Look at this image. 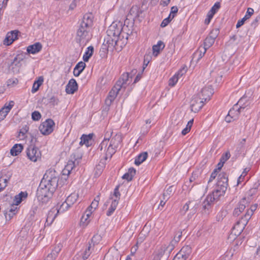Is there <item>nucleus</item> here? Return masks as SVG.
<instances>
[{
    "label": "nucleus",
    "mask_w": 260,
    "mask_h": 260,
    "mask_svg": "<svg viewBox=\"0 0 260 260\" xmlns=\"http://www.w3.org/2000/svg\"><path fill=\"white\" fill-rule=\"evenodd\" d=\"M126 21L124 22V24L123 26H122V24L121 23H120L121 25V28H122V30H121V34L120 36L121 38H122V36H124V38H126V41H127L128 36L132 34L133 32V23L131 24V25L130 26L131 28H129V26L128 25L125 24Z\"/></svg>",
    "instance_id": "dca6fc26"
},
{
    "label": "nucleus",
    "mask_w": 260,
    "mask_h": 260,
    "mask_svg": "<svg viewBox=\"0 0 260 260\" xmlns=\"http://www.w3.org/2000/svg\"><path fill=\"white\" fill-rule=\"evenodd\" d=\"M56 210L57 208H53L48 212L46 220L45 225L49 226L52 224L58 213H57Z\"/></svg>",
    "instance_id": "f3484780"
},
{
    "label": "nucleus",
    "mask_w": 260,
    "mask_h": 260,
    "mask_svg": "<svg viewBox=\"0 0 260 260\" xmlns=\"http://www.w3.org/2000/svg\"><path fill=\"white\" fill-rule=\"evenodd\" d=\"M120 185H117L116 188H115L114 189V194L113 195L116 197V199L117 200V199H119L120 198V193L119 191V187Z\"/></svg>",
    "instance_id": "052dcab7"
},
{
    "label": "nucleus",
    "mask_w": 260,
    "mask_h": 260,
    "mask_svg": "<svg viewBox=\"0 0 260 260\" xmlns=\"http://www.w3.org/2000/svg\"><path fill=\"white\" fill-rule=\"evenodd\" d=\"M213 93V89L211 86H209L202 88L197 95L205 102H206L210 100V96L212 95Z\"/></svg>",
    "instance_id": "f8f14e48"
},
{
    "label": "nucleus",
    "mask_w": 260,
    "mask_h": 260,
    "mask_svg": "<svg viewBox=\"0 0 260 260\" xmlns=\"http://www.w3.org/2000/svg\"><path fill=\"white\" fill-rule=\"evenodd\" d=\"M217 169H214V171L212 172L208 181V184L216 178V177L217 176Z\"/></svg>",
    "instance_id": "4d7b16f0"
},
{
    "label": "nucleus",
    "mask_w": 260,
    "mask_h": 260,
    "mask_svg": "<svg viewBox=\"0 0 260 260\" xmlns=\"http://www.w3.org/2000/svg\"><path fill=\"white\" fill-rule=\"evenodd\" d=\"M148 157V153L147 152H144L140 153L138 155L135 159V164L139 166L143 162H144Z\"/></svg>",
    "instance_id": "cd10ccee"
},
{
    "label": "nucleus",
    "mask_w": 260,
    "mask_h": 260,
    "mask_svg": "<svg viewBox=\"0 0 260 260\" xmlns=\"http://www.w3.org/2000/svg\"><path fill=\"white\" fill-rule=\"evenodd\" d=\"M42 48V45L40 42H37L29 45L27 48V51L29 54H36L40 52Z\"/></svg>",
    "instance_id": "a211bd4d"
},
{
    "label": "nucleus",
    "mask_w": 260,
    "mask_h": 260,
    "mask_svg": "<svg viewBox=\"0 0 260 260\" xmlns=\"http://www.w3.org/2000/svg\"><path fill=\"white\" fill-rule=\"evenodd\" d=\"M86 67V64L83 61H80L75 66L73 74L76 77H78Z\"/></svg>",
    "instance_id": "4be33fe9"
},
{
    "label": "nucleus",
    "mask_w": 260,
    "mask_h": 260,
    "mask_svg": "<svg viewBox=\"0 0 260 260\" xmlns=\"http://www.w3.org/2000/svg\"><path fill=\"white\" fill-rule=\"evenodd\" d=\"M214 42L215 40L214 39L208 36L204 41V47L208 49L214 44Z\"/></svg>",
    "instance_id": "58836bf2"
},
{
    "label": "nucleus",
    "mask_w": 260,
    "mask_h": 260,
    "mask_svg": "<svg viewBox=\"0 0 260 260\" xmlns=\"http://www.w3.org/2000/svg\"><path fill=\"white\" fill-rule=\"evenodd\" d=\"M219 30L218 29L216 28V29H212L211 31L209 37H211L212 39H213L215 40V39L218 36V35L219 34Z\"/></svg>",
    "instance_id": "8fccbe9b"
},
{
    "label": "nucleus",
    "mask_w": 260,
    "mask_h": 260,
    "mask_svg": "<svg viewBox=\"0 0 260 260\" xmlns=\"http://www.w3.org/2000/svg\"><path fill=\"white\" fill-rule=\"evenodd\" d=\"M55 125L54 121L51 119H48L40 124L39 130L44 135H48L53 131Z\"/></svg>",
    "instance_id": "0eeeda50"
},
{
    "label": "nucleus",
    "mask_w": 260,
    "mask_h": 260,
    "mask_svg": "<svg viewBox=\"0 0 260 260\" xmlns=\"http://www.w3.org/2000/svg\"><path fill=\"white\" fill-rule=\"evenodd\" d=\"M14 105V102L13 101L9 102L8 104L6 103L2 109L5 111L7 114L10 112L11 109Z\"/></svg>",
    "instance_id": "a19ab883"
},
{
    "label": "nucleus",
    "mask_w": 260,
    "mask_h": 260,
    "mask_svg": "<svg viewBox=\"0 0 260 260\" xmlns=\"http://www.w3.org/2000/svg\"><path fill=\"white\" fill-rule=\"evenodd\" d=\"M56 257L55 255L51 252L48 254L45 260H54Z\"/></svg>",
    "instance_id": "774afa93"
},
{
    "label": "nucleus",
    "mask_w": 260,
    "mask_h": 260,
    "mask_svg": "<svg viewBox=\"0 0 260 260\" xmlns=\"http://www.w3.org/2000/svg\"><path fill=\"white\" fill-rule=\"evenodd\" d=\"M37 142V138H32L31 140V145L29 146L27 149L26 154L28 158L32 161L36 162L39 158L41 157V152L34 145V144Z\"/></svg>",
    "instance_id": "423d86ee"
},
{
    "label": "nucleus",
    "mask_w": 260,
    "mask_h": 260,
    "mask_svg": "<svg viewBox=\"0 0 260 260\" xmlns=\"http://www.w3.org/2000/svg\"><path fill=\"white\" fill-rule=\"evenodd\" d=\"M207 49L204 46H200L194 53V57H198V60L201 59L205 54Z\"/></svg>",
    "instance_id": "473e14b6"
},
{
    "label": "nucleus",
    "mask_w": 260,
    "mask_h": 260,
    "mask_svg": "<svg viewBox=\"0 0 260 260\" xmlns=\"http://www.w3.org/2000/svg\"><path fill=\"white\" fill-rule=\"evenodd\" d=\"M93 15L91 13L86 14L83 16L82 21L77 30L76 41L79 44L87 42L89 39L90 28L92 25Z\"/></svg>",
    "instance_id": "20e7f679"
},
{
    "label": "nucleus",
    "mask_w": 260,
    "mask_h": 260,
    "mask_svg": "<svg viewBox=\"0 0 260 260\" xmlns=\"http://www.w3.org/2000/svg\"><path fill=\"white\" fill-rule=\"evenodd\" d=\"M245 203H246L245 199H242V200H241L240 202V203L238 205V207L237 208H235L234 211V212H233L234 215L238 216L240 213H241L243 211H244V210L245 209V208L246 207Z\"/></svg>",
    "instance_id": "5701e85b"
},
{
    "label": "nucleus",
    "mask_w": 260,
    "mask_h": 260,
    "mask_svg": "<svg viewBox=\"0 0 260 260\" xmlns=\"http://www.w3.org/2000/svg\"><path fill=\"white\" fill-rule=\"evenodd\" d=\"M191 248L189 246H183L180 251L178 252L180 254L183 255L185 258H188L191 253Z\"/></svg>",
    "instance_id": "c756f323"
},
{
    "label": "nucleus",
    "mask_w": 260,
    "mask_h": 260,
    "mask_svg": "<svg viewBox=\"0 0 260 260\" xmlns=\"http://www.w3.org/2000/svg\"><path fill=\"white\" fill-rule=\"evenodd\" d=\"M260 20V15L257 16L255 19L251 22V26L255 28L257 26V23Z\"/></svg>",
    "instance_id": "bf43d9fd"
},
{
    "label": "nucleus",
    "mask_w": 260,
    "mask_h": 260,
    "mask_svg": "<svg viewBox=\"0 0 260 260\" xmlns=\"http://www.w3.org/2000/svg\"><path fill=\"white\" fill-rule=\"evenodd\" d=\"M122 138L120 134H116L112 138L110 144L114 147L118 148L120 145Z\"/></svg>",
    "instance_id": "aec40b11"
},
{
    "label": "nucleus",
    "mask_w": 260,
    "mask_h": 260,
    "mask_svg": "<svg viewBox=\"0 0 260 260\" xmlns=\"http://www.w3.org/2000/svg\"><path fill=\"white\" fill-rule=\"evenodd\" d=\"M99 205V200H96V199H94V200L92 202L91 204H90V206L88 207V213H87L86 215V218H85L84 221H83V219L84 218V216H82L81 219V221L84 222L86 220H87V218L89 216V214L92 212V210H95Z\"/></svg>",
    "instance_id": "412c9836"
},
{
    "label": "nucleus",
    "mask_w": 260,
    "mask_h": 260,
    "mask_svg": "<svg viewBox=\"0 0 260 260\" xmlns=\"http://www.w3.org/2000/svg\"><path fill=\"white\" fill-rule=\"evenodd\" d=\"M220 4L219 2L216 3L214 6L211 8V10L209 12V13L214 15L217 10L220 8Z\"/></svg>",
    "instance_id": "c03bdc74"
},
{
    "label": "nucleus",
    "mask_w": 260,
    "mask_h": 260,
    "mask_svg": "<svg viewBox=\"0 0 260 260\" xmlns=\"http://www.w3.org/2000/svg\"><path fill=\"white\" fill-rule=\"evenodd\" d=\"M91 245L90 244H89L87 248H86L85 251L82 253V258L84 260L87 259V258L90 255V254L91 253Z\"/></svg>",
    "instance_id": "79ce46f5"
},
{
    "label": "nucleus",
    "mask_w": 260,
    "mask_h": 260,
    "mask_svg": "<svg viewBox=\"0 0 260 260\" xmlns=\"http://www.w3.org/2000/svg\"><path fill=\"white\" fill-rule=\"evenodd\" d=\"M94 51V48L92 46H89L87 48L86 51L85 52L83 56V59L84 61L87 62L89 58L91 57V56L93 55Z\"/></svg>",
    "instance_id": "c85d7f7f"
},
{
    "label": "nucleus",
    "mask_w": 260,
    "mask_h": 260,
    "mask_svg": "<svg viewBox=\"0 0 260 260\" xmlns=\"http://www.w3.org/2000/svg\"><path fill=\"white\" fill-rule=\"evenodd\" d=\"M23 60V58L20 55H16L13 61L9 64V69L14 74H17L19 73L20 70L22 66L21 62Z\"/></svg>",
    "instance_id": "1a4fd4ad"
},
{
    "label": "nucleus",
    "mask_w": 260,
    "mask_h": 260,
    "mask_svg": "<svg viewBox=\"0 0 260 260\" xmlns=\"http://www.w3.org/2000/svg\"><path fill=\"white\" fill-rule=\"evenodd\" d=\"M136 170L134 168H131L128 169V172L124 174L122 177V179H125L128 181L132 180L133 177L135 175Z\"/></svg>",
    "instance_id": "bb28decb"
},
{
    "label": "nucleus",
    "mask_w": 260,
    "mask_h": 260,
    "mask_svg": "<svg viewBox=\"0 0 260 260\" xmlns=\"http://www.w3.org/2000/svg\"><path fill=\"white\" fill-rule=\"evenodd\" d=\"M178 77L175 74L171 78L169 81V85L170 86H174L178 80Z\"/></svg>",
    "instance_id": "09e8293b"
},
{
    "label": "nucleus",
    "mask_w": 260,
    "mask_h": 260,
    "mask_svg": "<svg viewBox=\"0 0 260 260\" xmlns=\"http://www.w3.org/2000/svg\"><path fill=\"white\" fill-rule=\"evenodd\" d=\"M27 197V193L26 192L21 191L18 195L15 197L16 205L19 204L23 200V199L26 198Z\"/></svg>",
    "instance_id": "f704fd0d"
},
{
    "label": "nucleus",
    "mask_w": 260,
    "mask_h": 260,
    "mask_svg": "<svg viewBox=\"0 0 260 260\" xmlns=\"http://www.w3.org/2000/svg\"><path fill=\"white\" fill-rule=\"evenodd\" d=\"M172 19L173 18H171V14H170V15L169 16V17L168 18L165 19L162 21V22H161V23L160 24V26L162 27L166 26Z\"/></svg>",
    "instance_id": "864d4df0"
},
{
    "label": "nucleus",
    "mask_w": 260,
    "mask_h": 260,
    "mask_svg": "<svg viewBox=\"0 0 260 260\" xmlns=\"http://www.w3.org/2000/svg\"><path fill=\"white\" fill-rule=\"evenodd\" d=\"M247 19L243 17L242 19L239 20L236 24V27L239 28L241 27Z\"/></svg>",
    "instance_id": "69168bd1"
},
{
    "label": "nucleus",
    "mask_w": 260,
    "mask_h": 260,
    "mask_svg": "<svg viewBox=\"0 0 260 260\" xmlns=\"http://www.w3.org/2000/svg\"><path fill=\"white\" fill-rule=\"evenodd\" d=\"M228 186V175L225 172H221L217 176V182L216 188L212 193L208 194L203 203L204 212L208 214L209 209L214 201H217L219 198L224 195Z\"/></svg>",
    "instance_id": "7ed1b4c3"
},
{
    "label": "nucleus",
    "mask_w": 260,
    "mask_h": 260,
    "mask_svg": "<svg viewBox=\"0 0 260 260\" xmlns=\"http://www.w3.org/2000/svg\"><path fill=\"white\" fill-rule=\"evenodd\" d=\"M62 247V246L61 244H57L54 247V249L52 250L51 253H53L56 256H57L58 253L60 251Z\"/></svg>",
    "instance_id": "49530a36"
},
{
    "label": "nucleus",
    "mask_w": 260,
    "mask_h": 260,
    "mask_svg": "<svg viewBox=\"0 0 260 260\" xmlns=\"http://www.w3.org/2000/svg\"><path fill=\"white\" fill-rule=\"evenodd\" d=\"M249 171V169L248 168H245L244 169L243 172H242V174L239 177L238 180H237V185H239L243 181V180L244 179L245 176L247 175V173Z\"/></svg>",
    "instance_id": "37998d69"
},
{
    "label": "nucleus",
    "mask_w": 260,
    "mask_h": 260,
    "mask_svg": "<svg viewBox=\"0 0 260 260\" xmlns=\"http://www.w3.org/2000/svg\"><path fill=\"white\" fill-rule=\"evenodd\" d=\"M31 118L34 121H38L41 118V114L39 111H35L32 113Z\"/></svg>",
    "instance_id": "de8ad7c7"
},
{
    "label": "nucleus",
    "mask_w": 260,
    "mask_h": 260,
    "mask_svg": "<svg viewBox=\"0 0 260 260\" xmlns=\"http://www.w3.org/2000/svg\"><path fill=\"white\" fill-rule=\"evenodd\" d=\"M112 134V132H107L104 140L102 142L99 147V149H100L101 151H102L103 150H106V156L105 157V159H107L108 158H111L116 152L117 149L116 147H113V146H111L110 144H109L108 147L107 148L109 141V137L111 136Z\"/></svg>",
    "instance_id": "39448f33"
},
{
    "label": "nucleus",
    "mask_w": 260,
    "mask_h": 260,
    "mask_svg": "<svg viewBox=\"0 0 260 260\" xmlns=\"http://www.w3.org/2000/svg\"><path fill=\"white\" fill-rule=\"evenodd\" d=\"M187 258H185L183 256V255L178 253L174 257L173 260H186Z\"/></svg>",
    "instance_id": "e2e57ef3"
},
{
    "label": "nucleus",
    "mask_w": 260,
    "mask_h": 260,
    "mask_svg": "<svg viewBox=\"0 0 260 260\" xmlns=\"http://www.w3.org/2000/svg\"><path fill=\"white\" fill-rule=\"evenodd\" d=\"M78 198L77 193H73L67 198L66 201L72 206L76 202Z\"/></svg>",
    "instance_id": "c9c22d12"
},
{
    "label": "nucleus",
    "mask_w": 260,
    "mask_h": 260,
    "mask_svg": "<svg viewBox=\"0 0 260 260\" xmlns=\"http://www.w3.org/2000/svg\"><path fill=\"white\" fill-rule=\"evenodd\" d=\"M71 206L65 200L60 206L59 209L57 208V213L63 212L67 211Z\"/></svg>",
    "instance_id": "4c0bfd02"
},
{
    "label": "nucleus",
    "mask_w": 260,
    "mask_h": 260,
    "mask_svg": "<svg viewBox=\"0 0 260 260\" xmlns=\"http://www.w3.org/2000/svg\"><path fill=\"white\" fill-rule=\"evenodd\" d=\"M246 224L247 222H245V221L242 219L238 221L232 228V232L234 233L235 235L239 236L243 232Z\"/></svg>",
    "instance_id": "ddd939ff"
},
{
    "label": "nucleus",
    "mask_w": 260,
    "mask_h": 260,
    "mask_svg": "<svg viewBox=\"0 0 260 260\" xmlns=\"http://www.w3.org/2000/svg\"><path fill=\"white\" fill-rule=\"evenodd\" d=\"M177 12H178V8L177 7L173 6L172 7L171 12V14H171L172 18H173L174 17L175 14L177 13Z\"/></svg>",
    "instance_id": "0e129e2a"
},
{
    "label": "nucleus",
    "mask_w": 260,
    "mask_h": 260,
    "mask_svg": "<svg viewBox=\"0 0 260 260\" xmlns=\"http://www.w3.org/2000/svg\"><path fill=\"white\" fill-rule=\"evenodd\" d=\"M246 142V139H243L238 145V148L239 149V151L241 152H243L244 150V145Z\"/></svg>",
    "instance_id": "13d9d810"
},
{
    "label": "nucleus",
    "mask_w": 260,
    "mask_h": 260,
    "mask_svg": "<svg viewBox=\"0 0 260 260\" xmlns=\"http://www.w3.org/2000/svg\"><path fill=\"white\" fill-rule=\"evenodd\" d=\"M58 173L53 169L47 170L37 191V198L42 203H47L58 186Z\"/></svg>",
    "instance_id": "f257e3e1"
},
{
    "label": "nucleus",
    "mask_w": 260,
    "mask_h": 260,
    "mask_svg": "<svg viewBox=\"0 0 260 260\" xmlns=\"http://www.w3.org/2000/svg\"><path fill=\"white\" fill-rule=\"evenodd\" d=\"M193 119H191L190 120H189L187 125H186V126L185 128H184L182 131V134L183 135H185L186 134H187L188 133H189L190 131V129H191V127L192 125V124H193Z\"/></svg>",
    "instance_id": "ea45409f"
},
{
    "label": "nucleus",
    "mask_w": 260,
    "mask_h": 260,
    "mask_svg": "<svg viewBox=\"0 0 260 260\" xmlns=\"http://www.w3.org/2000/svg\"><path fill=\"white\" fill-rule=\"evenodd\" d=\"M8 114L2 109L0 110V121L4 119Z\"/></svg>",
    "instance_id": "338daca9"
},
{
    "label": "nucleus",
    "mask_w": 260,
    "mask_h": 260,
    "mask_svg": "<svg viewBox=\"0 0 260 260\" xmlns=\"http://www.w3.org/2000/svg\"><path fill=\"white\" fill-rule=\"evenodd\" d=\"M254 13V10L251 8H248L247 9L246 13L244 16V18H245L247 20L250 18V17L253 15Z\"/></svg>",
    "instance_id": "6e6d98bb"
},
{
    "label": "nucleus",
    "mask_w": 260,
    "mask_h": 260,
    "mask_svg": "<svg viewBox=\"0 0 260 260\" xmlns=\"http://www.w3.org/2000/svg\"><path fill=\"white\" fill-rule=\"evenodd\" d=\"M93 136V134H89L88 135H83L81 138L80 144L81 145L85 144L86 146H88L89 141H91Z\"/></svg>",
    "instance_id": "7c9ffc66"
},
{
    "label": "nucleus",
    "mask_w": 260,
    "mask_h": 260,
    "mask_svg": "<svg viewBox=\"0 0 260 260\" xmlns=\"http://www.w3.org/2000/svg\"><path fill=\"white\" fill-rule=\"evenodd\" d=\"M118 204V201L117 200L114 199V200L112 201L111 206L107 212L106 214L107 216H109L113 214V213L116 209Z\"/></svg>",
    "instance_id": "72a5a7b5"
},
{
    "label": "nucleus",
    "mask_w": 260,
    "mask_h": 260,
    "mask_svg": "<svg viewBox=\"0 0 260 260\" xmlns=\"http://www.w3.org/2000/svg\"><path fill=\"white\" fill-rule=\"evenodd\" d=\"M233 110H230L228 114L226 115V116L225 118V120L227 122H230L232 121V119L233 118V117L231 116V114H232Z\"/></svg>",
    "instance_id": "680f3d73"
},
{
    "label": "nucleus",
    "mask_w": 260,
    "mask_h": 260,
    "mask_svg": "<svg viewBox=\"0 0 260 260\" xmlns=\"http://www.w3.org/2000/svg\"><path fill=\"white\" fill-rule=\"evenodd\" d=\"M230 153L229 152H226L224 154H223L220 158V161H222L223 163L229 159L230 157Z\"/></svg>",
    "instance_id": "5fc2aeb1"
},
{
    "label": "nucleus",
    "mask_w": 260,
    "mask_h": 260,
    "mask_svg": "<svg viewBox=\"0 0 260 260\" xmlns=\"http://www.w3.org/2000/svg\"><path fill=\"white\" fill-rule=\"evenodd\" d=\"M182 237V232L177 231L174 235L173 240L168 244L164 245L161 247V250L164 252H171L174 248V244L178 243Z\"/></svg>",
    "instance_id": "6e6552de"
},
{
    "label": "nucleus",
    "mask_w": 260,
    "mask_h": 260,
    "mask_svg": "<svg viewBox=\"0 0 260 260\" xmlns=\"http://www.w3.org/2000/svg\"><path fill=\"white\" fill-rule=\"evenodd\" d=\"M71 157L72 159H74V161H73L72 159L69 160L64 168L70 172L73 169V168L75 167L76 165L79 162L77 158H75V154H73Z\"/></svg>",
    "instance_id": "b1692460"
},
{
    "label": "nucleus",
    "mask_w": 260,
    "mask_h": 260,
    "mask_svg": "<svg viewBox=\"0 0 260 260\" xmlns=\"http://www.w3.org/2000/svg\"><path fill=\"white\" fill-rule=\"evenodd\" d=\"M18 83V80L17 78H11L9 79L7 82L8 87H13L16 85Z\"/></svg>",
    "instance_id": "a18cd8bd"
},
{
    "label": "nucleus",
    "mask_w": 260,
    "mask_h": 260,
    "mask_svg": "<svg viewBox=\"0 0 260 260\" xmlns=\"http://www.w3.org/2000/svg\"><path fill=\"white\" fill-rule=\"evenodd\" d=\"M43 82V78L42 77H40L37 80L34 82L31 89L32 93H35L39 90V87L42 84Z\"/></svg>",
    "instance_id": "2f4dec72"
},
{
    "label": "nucleus",
    "mask_w": 260,
    "mask_h": 260,
    "mask_svg": "<svg viewBox=\"0 0 260 260\" xmlns=\"http://www.w3.org/2000/svg\"><path fill=\"white\" fill-rule=\"evenodd\" d=\"M48 103L52 106L57 105L59 103V100L57 97L52 96L49 99Z\"/></svg>",
    "instance_id": "3c124183"
},
{
    "label": "nucleus",
    "mask_w": 260,
    "mask_h": 260,
    "mask_svg": "<svg viewBox=\"0 0 260 260\" xmlns=\"http://www.w3.org/2000/svg\"><path fill=\"white\" fill-rule=\"evenodd\" d=\"M78 84L74 79H71L66 87V91L67 93L73 94L78 90Z\"/></svg>",
    "instance_id": "2eb2a0df"
},
{
    "label": "nucleus",
    "mask_w": 260,
    "mask_h": 260,
    "mask_svg": "<svg viewBox=\"0 0 260 260\" xmlns=\"http://www.w3.org/2000/svg\"><path fill=\"white\" fill-rule=\"evenodd\" d=\"M23 145L21 144H15L10 150V153L13 156L18 155L22 150Z\"/></svg>",
    "instance_id": "a878e982"
},
{
    "label": "nucleus",
    "mask_w": 260,
    "mask_h": 260,
    "mask_svg": "<svg viewBox=\"0 0 260 260\" xmlns=\"http://www.w3.org/2000/svg\"><path fill=\"white\" fill-rule=\"evenodd\" d=\"M129 76V74L127 73L122 74L119 79L116 82V84H118L120 89L123 87L125 88L127 82L128 81Z\"/></svg>",
    "instance_id": "6ab92c4d"
},
{
    "label": "nucleus",
    "mask_w": 260,
    "mask_h": 260,
    "mask_svg": "<svg viewBox=\"0 0 260 260\" xmlns=\"http://www.w3.org/2000/svg\"><path fill=\"white\" fill-rule=\"evenodd\" d=\"M165 47V44L161 41H159L156 45H154L152 47L153 53L155 56H157L160 50H162Z\"/></svg>",
    "instance_id": "393cba45"
},
{
    "label": "nucleus",
    "mask_w": 260,
    "mask_h": 260,
    "mask_svg": "<svg viewBox=\"0 0 260 260\" xmlns=\"http://www.w3.org/2000/svg\"><path fill=\"white\" fill-rule=\"evenodd\" d=\"M205 102L197 94L194 95L190 101V108L191 111L197 113L204 106Z\"/></svg>",
    "instance_id": "9d476101"
},
{
    "label": "nucleus",
    "mask_w": 260,
    "mask_h": 260,
    "mask_svg": "<svg viewBox=\"0 0 260 260\" xmlns=\"http://www.w3.org/2000/svg\"><path fill=\"white\" fill-rule=\"evenodd\" d=\"M174 191V188L173 186H170L166 190L164 191L162 194L164 197V200L168 201L170 198L171 195L173 193Z\"/></svg>",
    "instance_id": "e433bc0d"
},
{
    "label": "nucleus",
    "mask_w": 260,
    "mask_h": 260,
    "mask_svg": "<svg viewBox=\"0 0 260 260\" xmlns=\"http://www.w3.org/2000/svg\"><path fill=\"white\" fill-rule=\"evenodd\" d=\"M252 211H251L250 210H248L247 211L246 213L245 214L244 217H242L241 219L243 221H245V222H248V221L250 218L251 216L253 214Z\"/></svg>",
    "instance_id": "603ef678"
},
{
    "label": "nucleus",
    "mask_w": 260,
    "mask_h": 260,
    "mask_svg": "<svg viewBox=\"0 0 260 260\" xmlns=\"http://www.w3.org/2000/svg\"><path fill=\"white\" fill-rule=\"evenodd\" d=\"M120 22L113 23L107 30V36L104 39L103 46L107 51L121 50L126 44V38H121Z\"/></svg>",
    "instance_id": "f03ea898"
},
{
    "label": "nucleus",
    "mask_w": 260,
    "mask_h": 260,
    "mask_svg": "<svg viewBox=\"0 0 260 260\" xmlns=\"http://www.w3.org/2000/svg\"><path fill=\"white\" fill-rule=\"evenodd\" d=\"M18 31H12L8 32L4 40V44L6 45H11L15 40L17 39Z\"/></svg>",
    "instance_id": "4468645a"
},
{
    "label": "nucleus",
    "mask_w": 260,
    "mask_h": 260,
    "mask_svg": "<svg viewBox=\"0 0 260 260\" xmlns=\"http://www.w3.org/2000/svg\"><path fill=\"white\" fill-rule=\"evenodd\" d=\"M119 86L115 84L112 89L109 92L108 95L105 100V104L108 106H110L117 95L119 91L120 90Z\"/></svg>",
    "instance_id": "9b49d317"
}]
</instances>
